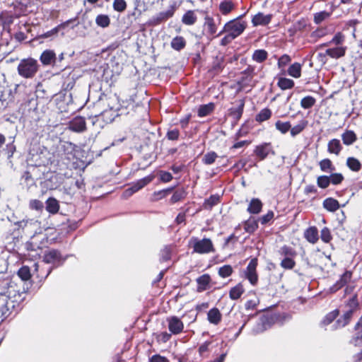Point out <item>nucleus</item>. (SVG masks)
Masks as SVG:
<instances>
[{
  "mask_svg": "<svg viewBox=\"0 0 362 362\" xmlns=\"http://www.w3.org/2000/svg\"><path fill=\"white\" fill-rule=\"evenodd\" d=\"M76 145L70 141H63L57 148V156L61 160H73L76 157Z\"/></svg>",
  "mask_w": 362,
  "mask_h": 362,
  "instance_id": "obj_8",
  "label": "nucleus"
},
{
  "mask_svg": "<svg viewBox=\"0 0 362 362\" xmlns=\"http://www.w3.org/2000/svg\"><path fill=\"white\" fill-rule=\"evenodd\" d=\"M187 194L188 193L185 187L178 188L173 192L172 197H170L169 201L170 204H174L185 200L187 196Z\"/></svg>",
  "mask_w": 362,
  "mask_h": 362,
  "instance_id": "obj_32",
  "label": "nucleus"
},
{
  "mask_svg": "<svg viewBox=\"0 0 362 362\" xmlns=\"http://www.w3.org/2000/svg\"><path fill=\"white\" fill-rule=\"evenodd\" d=\"M271 21L270 15H264L262 13L256 14L252 20V23L255 26L267 25Z\"/></svg>",
  "mask_w": 362,
  "mask_h": 362,
  "instance_id": "obj_40",
  "label": "nucleus"
},
{
  "mask_svg": "<svg viewBox=\"0 0 362 362\" xmlns=\"http://www.w3.org/2000/svg\"><path fill=\"white\" fill-rule=\"evenodd\" d=\"M354 313L351 311L346 310L335 322L336 328L344 327L347 325L352 317Z\"/></svg>",
  "mask_w": 362,
  "mask_h": 362,
  "instance_id": "obj_42",
  "label": "nucleus"
},
{
  "mask_svg": "<svg viewBox=\"0 0 362 362\" xmlns=\"http://www.w3.org/2000/svg\"><path fill=\"white\" fill-rule=\"evenodd\" d=\"M102 103H103V105L106 107L107 109L119 112V102H120V97L119 94L117 95H105L104 98L101 99Z\"/></svg>",
  "mask_w": 362,
  "mask_h": 362,
  "instance_id": "obj_20",
  "label": "nucleus"
},
{
  "mask_svg": "<svg viewBox=\"0 0 362 362\" xmlns=\"http://www.w3.org/2000/svg\"><path fill=\"white\" fill-rule=\"evenodd\" d=\"M66 257H63L61 252L56 249L46 251L43 255V262L46 264H52L55 267L63 264Z\"/></svg>",
  "mask_w": 362,
  "mask_h": 362,
  "instance_id": "obj_11",
  "label": "nucleus"
},
{
  "mask_svg": "<svg viewBox=\"0 0 362 362\" xmlns=\"http://www.w3.org/2000/svg\"><path fill=\"white\" fill-rule=\"evenodd\" d=\"M258 259L257 257L252 258L248 263L245 270V277L252 286H256L259 281V276L257 272Z\"/></svg>",
  "mask_w": 362,
  "mask_h": 362,
  "instance_id": "obj_13",
  "label": "nucleus"
},
{
  "mask_svg": "<svg viewBox=\"0 0 362 362\" xmlns=\"http://www.w3.org/2000/svg\"><path fill=\"white\" fill-rule=\"evenodd\" d=\"M191 242L192 243L193 252L195 253L209 254L216 251L212 240L209 238H203L202 239L192 238Z\"/></svg>",
  "mask_w": 362,
  "mask_h": 362,
  "instance_id": "obj_7",
  "label": "nucleus"
},
{
  "mask_svg": "<svg viewBox=\"0 0 362 362\" xmlns=\"http://www.w3.org/2000/svg\"><path fill=\"white\" fill-rule=\"evenodd\" d=\"M170 45L175 50L180 51L185 47L186 41L183 37L177 36L172 40Z\"/></svg>",
  "mask_w": 362,
  "mask_h": 362,
  "instance_id": "obj_52",
  "label": "nucleus"
},
{
  "mask_svg": "<svg viewBox=\"0 0 362 362\" xmlns=\"http://www.w3.org/2000/svg\"><path fill=\"white\" fill-rule=\"evenodd\" d=\"M68 129L76 133L84 132L87 129L85 118L81 116H76L69 122Z\"/></svg>",
  "mask_w": 362,
  "mask_h": 362,
  "instance_id": "obj_18",
  "label": "nucleus"
},
{
  "mask_svg": "<svg viewBox=\"0 0 362 362\" xmlns=\"http://www.w3.org/2000/svg\"><path fill=\"white\" fill-rule=\"evenodd\" d=\"M254 69H245L240 73V76L236 79V83L238 86V91H241L247 87L254 86L252 78L254 76Z\"/></svg>",
  "mask_w": 362,
  "mask_h": 362,
  "instance_id": "obj_12",
  "label": "nucleus"
},
{
  "mask_svg": "<svg viewBox=\"0 0 362 362\" xmlns=\"http://www.w3.org/2000/svg\"><path fill=\"white\" fill-rule=\"evenodd\" d=\"M207 320L211 324L218 325L222 320V315L217 308L210 309L207 313Z\"/></svg>",
  "mask_w": 362,
  "mask_h": 362,
  "instance_id": "obj_33",
  "label": "nucleus"
},
{
  "mask_svg": "<svg viewBox=\"0 0 362 362\" xmlns=\"http://www.w3.org/2000/svg\"><path fill=\"white\" fill-rule=\"evenodd\" d=\"M258 221L255 217L250 216L243 222L244 230L246 233L253 234L258 229Z\"/></svg>",
  "mask_w": 362,
  "mask_h": 362,
  "instance_id": "obj_34",
  "label": "nucleus"
},
{
  "mask_svg": "<svg viewBox=\"0 0 362 362\" xmlns=\"http://www.w3.org/2000/svg\"><path fill=\"white\" fill-rule=\"evenodd\" d=\"M326 53L332 57L338 58L344 56L345 53V49L342 47L328 49L326 50Z\"/></svg>",
  "mask_w": 362,
  "mask_h": 362,
  "instance_id": "obj_62",
  "label": "nucleus"
},
{
  "mask_svg": "<svg viewBox=\"0 0 362 362\" xmlns=\"http://www.w3.org/2000/svg\"><path fill=\"white\" fill-rule=\"evenodd\" d=\"M197 292H203L209 288L211 281V276L209 274H204L196 279Z\"/></svg>",
  "mask_w": 362,
  "mask_h": 362,
  "instance_id": "obj_27",
  "label": "nucleus"
},
{
  "mask_svg": "<svg viewBox=\"0 0 362 362\" xmlns=\"http://www.w3.org/2000/svg\"><path fill=\"white\" fill-rule=\"evenodd\" d=\"M15 308V301L9 296L3 294L0 300V317L4 321L8 317Z\"/></svg>",
  "mask_w": 362,
  "mask_h": 362,
  "instance_id": "obj_10",
  "label": "nucleus"
},
{
  "mask_svg": "<svg viewBox=\"0 0 362 362\" xmlns=\"http://www.w3.org/2000/svg\"><path fill=\"white\" fill-rule=\"evenodd\" d=\"M168 329L171 334L177 335L183 332L184 324L177 316H171L167 318Z\"/></svg>",
  "mask_w": 362,
  "mask_h": 362,
  "instance_id": "obj_19",
  "label": "nucleus"
},
{
  "mask_svg": "<svg viewBox=\"0 0 362 362\" xmlns=\"http://www.w3.org/2000/svg\"><path fill=\"white\" fill-rule=\"evenodd\" d=\"M352 274L353 272L351 271L346 270L342 275H341L339 279L330 287V292L336 293L345 286L351 281Z\"/></svg>",
  "mask_w": 362,
  "mask_h": 362,
  "instance_id": "obj_23",
  "label": "nucleus"
},
{
  "mask_svg": "<svg viewBox=\"0 0 362 362\" xmlns=\"http://www.w3.org/2000/svg\"><path fill=\"white\" fill-rule=\"evenodd\" d=\"M352 274L353 272L351 271L346 270L342 275H341L339 279L330 287V292L336 293L345 286L351 281Z\"/></svg>",
  "mask_w": 362,
  "mask_h": 362,
  "instance_id": "obj_24",
  "label": "nucleus"
},
{
  "mask_svg": "<svg viewBox=\"0 0 362 362\" xmlns=\"http://www.w3.org/2000/svg\"><path fill=\"white\" fill-rule=\"evenodd\" d=\"M321 240L325 243H330L333 239L331 230L327 227H324L320 231Z\"/></svg>",
  "mask_w": 362,
  "mask_h": 362,
  "instance_id": "obj_61",
  "label": "nucleus"
},
{
  "mask_svg": "<svg viewBox=\"0 0 362 362\" xmlns=\"http://www.w3.org/2000/svg\"><path fill=\"white\" fill-rule=\"evenodd\" d=\"M128 92L129 91H127L126 89H122L119 91L120 107L118 112L119 116L128 115H134L142 111L145 112L146 110L143 105L136 102L134 100L136 92Z\"/></svg>",
  "mask_w": 362,
  "mask_h": 362,
  "instance_id": "obj_3",
  "label": "nucleus"
},
{
  "mask_svg": "<svg viewBox=\"0 0 362 362\" xmlns=\"http://www.w3.org/2000/svg\"><path fill=\"white\" fill-rule=\"evenodd\" d=\"M276 129L282 134H286L291 129V122L289 121L283 122L277 120L275 123Z\"/></svg>",
  "mask_w": 362,
  "mask_h": 362,
  "instance_id": "obj_58",
  "label": "nucleus"
},
{
  "mask_svg": "<svg viewBox=\"0 0 362 362\" xmlns=\"http://www.w3.org/2000/svg\"><path fill=\"white\" fill-rule=\"evenodd\" d=\"M204 26L207 28L208 33L210 35H214L216 33L217 28L212 17L206 16L204 18Z\"/></svg>",
  "mask_w": 362,
  "mask_h": 362,
  "instance_id": "obj_56",
  "label": "nucleus"
},
{
  "mask_svg": "<svg viewBox=\"0 0 362 362\" xmlns=\"http://www.w3.org/2000/svg\"><path fill=\"white\" fill-rule=\"evenodd\" d=\"M323 207L330 212H334L340 208L338 200L332 197L326 198L322 203Z\"/></svg>",
  "mask_w": 362,
  "mask_h": 362,
  "instance_id": "obj_38",
  "label": "nucleus"
},
{
  "mask_svg": "<svg viewBox=\"0 0 362 362\" xmlns=\"http://www.w3.org/2000/svg\"><path fill=\"white\" fill-rule=\"evenodd\" d=\"M272 153L274 155V151L272 149V146L270 142H265L262 144L257 145L254 149V154L259 158V160H263Z\"/></svg>",
  "mask_w": 362,
  "mask_h": 362,
  "instance_id": "obj_17",
  "label": "nucleus"
},
{
  "mask_svg": "<svg viewBox=\"0 0 362 362\" xmlns=\"http://www.w3.org/2000/svg\"><path fill=\"white\" fill-rule=\"evenodd\" d=\"M343 147L341 141L338 139H332L328 141L327 152L330 154L339 156Z\"/></svg>",
  "mask_w": 362,
  "mask_h": 362,
  "instance_id": "obj_29",
  "label": "nucleus"
},
{
  "mask_svg": "<svg viewBox=\"0 0 362 362\" xmlns=\"http://www.w3.org/2000/svg\"><path fill=\"white\" fill-rule=\"evenodd\" d=\"M221 201V197L218 194H212L208 199H205L204 206L205 209H211L213 206L217 205Z\"/></svg>",
  "mask_w": 362,
  "mask_h": 362,
  "instance_id": "obj_54",
  "label": "nucleus"
},
{
  "mask_svg": "<svg viewBox=\"0 0 362 362\" xmlns=\"http://www.w3.org/2000/svg\"><path fill=\"white\" fill-rule=\"evenodd\" d=\"M235 107H231L228 110V117L231 118L233 122L237 124L241 119L245 104L244 98L239 99L235 101Z\"/></svg>",
  "mask_w": 362,
  "mask_h": 362,
  "instance_id": "obj_15",
  "label": "nucleus"
},
{
  "mask_svg": "<svg viewBox=\"0 0 362 362\" xmlns=\"http://www.w3.org/2000/svg\"><path fill=\"white\" fill-rule=\"evenodd\" d=\"M235 8V4L231 0H223L218 6L219 11L223 15L230 13Z\"/></svg>",
  "mask_w": 362,
  "mask_h": 362,
  "instance_id": "obj_45",
  "label": "nucleus"
},
{
  "mask_svg": "<svg viewBox=\"0 0 362 362\" xmlns=\"http://www.w3.org/2000/svg\"><path fill=\"white\" fill-rule=\"evenodd\" d=\"M79 77L76 75L74 70L70 71L68 75L64 78L62 86L65 90H71L75 85L76 80Z\"/></svg>",
  "mask_w": 362,
  "mask_h": 362,
  "instance_id": "obj_36",
  "label": "nucleus"
},
{
  "mask_svg": "<svg viewBox=\"0 0 362 362\" xmlns=\"http://www.w3.org/2000/svg\"><path fill=\"white\" fill-rule=\"evenodd\" d=\"M278 86L281 90L290 89L294 86V81L290 78L281 77L279 78Z\"/></svg>",
  "mask_w": 362,
  "mask_h": 362,
  "instance_id": "obj_59",
  "label": "nucleus"
},
{
  "mask_svg": "<svg viewBox=\"0 0 362 362\" xmlns=\"http://www.w3.org/2000/svg\"><path fill=\"white\" fill-rule=\"evenodd\" d=\"M216 105L214 103H209L208 104L201 105L197 109V116L204 117L210 115L215 110Z\"/></svg>",
  "mask_w": 362,
  "mask_h": 362,
  "instance_id": "obj_31",
  "label": "nucleus"
},
{
  "mask_svg": "<svg viewBox=\"0 0 362 362\" xmlns=\"http://www.w3.org/2000/svg\"><path fill=\"white\" fill-rule=\"evenodd\" d=\"M174 14V9L170 8L168 11L159 13L156 16L152 19V22L154 25L159 24L162 21H166L169 18L172 17Z\"/></svg>",
  "mask_w": 362,
  "mask_h": 362,
  "instance_id": "obj_43",
  "label": "nucleus"
},
{
  "mask_svg": "<svg viewBox=\"0 0 362 362\" xmlns=\"http://www.w3.org/2000/svg\"><path fill=\"white\" fill-rule=\"evenodd\" d=\"M233 272L234 269L230 264H224L218 269V275L222 279L230 276Z\"/></svg>",
  "mask_w": 362,
  "mask_h": 362,
  "instance_id": "obj_50",
  "label": "nucleus"
},
{
  "mask_svg": "<svg viewBox=\"0 0 362 362\" xmlns=\"http://www.w3.org/2000/svg\"><path fill=\"white\" fill-rule=\"evenodd\" d=\"M352 274L353 272L351 271L346 270L342 275H341L339 279L330 287V292L336 293L345 286L351 281Z\"/></svg>",
  "mask_w": 362,
  "mask_h": 362,
  "instance_id": "obj_22",
  "label": "nucleus"
},
{
  "mask_svg": "<svg viewBox=\"0 0 362 362\" xmlns=\"http://www.w3.org/2000/svg\"><path fill=\"white\" fill-rule=\"evenodd\" d=\"M345 307L348 308L347 310L351 311L354 313L357 310L359 309L360 305L358 298V294H354L349 299L345 302Z\"/></svg>",
  "mask_w": 362,
  "mask_h": 362,
  "instance_id": "obj_41",
  "label": "nucleus"
},
{
  "mask_svg": "<svg viewBox=\"0 0 362 362\" xmlns=\"http://www.w3.org/2000/svg\"><path fill=\"white\" fill-rule=\"evenodd\" d=\"M279 255L283 257L280 266L285 270H292L296 265L295 258L298 255L296 249L290 245H284L278 250Z\"/></svg>",
  "mask_w": 362,
  "mask_h": 362,
  "instance_id": "obj_4",
  "label": "nucleus"
},
{
  "mask_svg": "<svg viewBox=\"0 0 362 362\" xmlns=\"http://www.w3.org/2000/svg\"><path fill=\"white\" fill-rule=\"evenodd\" d=\"M30 101L26 88L16 85L13 88L10 87L0 90V110L7 107H18L19 110Z\"/></svg>",
  "mask_w": 362,
  "mask_h": 362,
  "instance_id": "obj_1",
  "label": "nucleus"
},
{
  "mask_svg": "<svg viewBox=\"0 0 362 362\" xmlns=\"http://www.w3.org/2000/svg\"><path fill=\"white\" fill-rule=\"evenodd\" d=\"M272 115V112L269 108H268V107L263 108L262 110H261L259 111V112L258 114L256 115L255 121L259 123H262L263 122H265V121L271 118Z\"/></svg>",
  "mask_w": 362,
  "mask_h": 362,
  "instance_id": "obj_49",
  "label": "nucleus"
},
{
  "mask_svg": "<svg viewBox=\"0 0 362 362\" xmlns=\"http://www.w3.org/2000/svg\"><path fill=\"white\" fill-rule=\"evenodd\" d=\"M17 275L23 281H29L32 276H35V273H31L28 266L21 267L17 272Z\"/></svg>",
  "mask_w": 362,
  "mask_h": 362,
  "instance_id": "obj_47",
  "label": "nucleus"
},
{
  "mask_svg": "<svg viewBox=\"0 0 362 362\" xmlns=\"http://www.w3.org/2000/svg\"><path fill=\"white\" fill-rule=\"evenodd\" d=\"M34 267V277L37 279V283L38 284H42L52 271V267L44 268L40 267L38 263H35Z\"/></svg>",
  "mask_w": 362,
  "mask_h": 362,
  "instance_id": "obj_25",
  "label": "nucleus"
},
{
  "mask_svg": "<svg viewBox=\"0 0 362 362\" xmlns=\"http://www.w3.org/2000/svg\"><path fill=\"white\" fill-rule=\"evenodd\" d=\"M246 23L244 22H239L231 21L228 22L223 27V31L218 34L221 35L223 32L228 33L234 39L239 36L245 29Z\"/></svg>",
  "mask_w": 362,
  "mask_h": 362,
  "instance_id": "obj_14",
  "label": "nucleus"
},
{
  "mask_svg": "<svg viewBox=\"0 0 362 362\" xmlns=\"http://www.w3.org/2000/svg\"><path fill=\"white\" fill-rule=\"evenodd\" d=\"M355 334L351 338L350 343L356 347L362 346V315L354 326ZM354 362L362 361V350L354 356Z\"/></svg>",
  "mask_w": 362,
  "mask_h": 362,
  "instance_id": "obj_9",
  "label": "nucleus"
},
{
  "mask_svg": "<svg viewBox=\"0 0 362 362\" xmlns=\"http://www.w3.org/2000/svg\"><path fill=\"white\" fill-rule=\"evenodd\" d=\"M59 204L58 201L53 197H49L46 201V210L52 214H55L59 211Z\"/></svg>",
  "mask_w": 362,
  "mask_h": 362,
  "instance_id": "obj_48",
  "label": "nucleus"
},
{
  "mask_svg": "<svg viewBox=\"0 0 362 362\" xmlns=\"http://www.w3.org/2000/svg\"><path fill=\"white\" fill-rule=\"evenodd\" d=\"M119 116L118 112L105 108L100 114L89 117V119H91L93 127L97 129H103L106 124L112 123Z\"/></svg>",
  "mask_w": 362,
  "mask_h": 362,
  "instance_id": "obj_5",
  "label": "nucleus"
},
{
  "mask_svg": "<svg viewBox=\"0 0 362 362\" xmlns=\"http://www.w3.org/2000/svg\"><path fill=\"white\" fill-rule=\"evenodd\" d=\"M37 221L34 218L23 219L13 223V230H17L18 233L20 234L25 230H29L32 229L33 227L37 226Z\"/></svg>",
  "mask_w": 362,
  "mask_h": 362,
  "instance_id": "obj_21",
  "label": "nucleus"
},
{
  "mask_svg": "<svg viewBox=\"0 0 362 362\" xmlns=\"http://www.w3.org/2000/svg\"><path fill=\"white\" fill-rule=\"evenodd\" d=\"M308 122L305 119H301L298 122V123L293 126V127L291 126L290 134L292 137H295L297 135L300 134L308 126Z\"/></svg>",
  "mask_w": 362,
  "mask_h": 362,
  "instance_id": "obj_44",
  "label": "nucleus"
},
{
  "mask_svg": "<svg viewBox=\"0 0 362 362\" xmlns=\"http://www.w3.org/2000/svg\"><path fill=\"white\" fill-rule=\"evenodd\" d=\"M244 293V286L242 282H240L235 286L230 288L229 291V298L233 300H238Z\"/></svg>",
  "mask_w": 362,
  "mask_h": 362,
  "instance_id": "obj_35",
  "label": "nucleus"
},
{
  "mask_svg": "<svg viewBox=\"0 0 362 362\" xmlns=\"http://www.w3.org/2000/svg\"><path fill=\"white\" fill-rule=\"evenodd\" d=\"M315 103L316 99L311 95H307L303 98L300 100V106L305 110L313 107Z\"/></svg>",
  "mask_w": 362,
  "mask_h": 362,
  "instance_id": "obj_57",
  "label": "nucleus"
},
{
  "mask_svg": "<svg viewBox=\"0 0 362 362\" xmlns=\"http://www.w3.org/2000/svg\"><path fill=\"white\" fill-rule=\"evenodd\" d=\"M40 59L43 66H55L57 56L53 50L46 49L40 55Z\"/></svg>",
  "mask_w": 362,
  "mask_h": 362,
  "instance_id": "obj_26",
  "label": "nucleus"
},
{
  "mask_svg": "<svg viewBox=\"0 0 362 362\" xmlns=\"http://www.w3.org/2000/svg\"><path fill=\"white\" fill-rule=\"evenodd\" d=\"M154 178L155 175L150 174L140 180H138L132 183V186L126 190V192L129 195H132L148 185L154 180Z\"/></svg>",
  "mask_w": 362,
  "mask_h": 362,
  "instance_id": "obj_16",
  "label": "nucleus"
},
{
  "mask_svg": "<svg viewBox=\"0 0 362 362\" xmlns=\"http://www.w3.org/2000/svg\"><path fill=\"white\" fill-rule=\"evenodd\" d=\"M212 344V341H206L203 344H202L198 349V353L200 356L202 357H207L208 355H206V354H208L210 351V346Z\"/></svg>",
  "mask_w": 362,
  "mask_h": 362,
  "instance_id": "obj_64",
  "label": "nucleus"
},
{
  "mask_svg": "<svg viewBox=\"0 0 362 362\" xmlns=\"http://www.w3.org/2000/svg\"><path fill=\"white\" fill-rule=\"evenodd\" d=\"M197 19V18L194 11L190 10L184 14L182 18V22L185 25H192L196 23Z\"/></svg>",
  "mask_w": 362,
  "mask_h": 362,
  "instance_id": "obj_53",
  "label": "nucleus"
},
{
  "mask_svg": "<svg viewBox=\"0 0 362 362\" xmlns=\"http://www.w3.org/2000/svg\"><path fill=\"white\" fill-rule=\"evenodd\" d=\"M174 187H168L166 189L155 191L151 196L152 202L160 201L168 197L174 189Z\"/></svg>",
  "mask_w": 362,
  "mask_h": 362,
  "instance_id": "obj_39",
  "label": "nucleus"
},
{
  "mask_svg": "<svg viewBox=\"0 0 362 362\" xmlns=\"http://www.w3.org/2000/svg\"><path fill=\"white\" fill-rule=\"evenodd\" d=\"M347 167L354 172H358L361 170L362 165L361 162L354 157H349L346 159Z\"/></svg>",
  "mask_w": 362,
  "mask_h": 362,
  "instance_id": "obj_51",
  "label": "nucleus"
},
{
  "mask_svg": "<svg viewBox=\"0 0 362 362\" xmlns=\"http://www.w3.org/2000/svg\"><path fill=\"white\" fill-rule=\"evenodd\" d=\"M95 23L101 28H107L110 23V19L107 15L100 14L97 16Z\"/></svg>",
  "mask_w": 362,
  "mask_h": 362,
  "instance_id": "obj_60",
  "label": "nucleus"
},
{
  "mask_svg": "<svg viewBox=\"0 0 362 362\" xmlns=\"http://www.w3.org/2000/svg\"><path fill=\"white\" fill-rule=\"evenodd\" d=\"M263 207L262 201L258 198H252L247 206V211L250 214H259Z\"/></svg>",
  "mask_w": 362,
  "mask_h": 362,
  "instance_id": "obj_30",
  "label": "nucleus"
},
{
  "mask_svg": "<svg viewBox=\"0 0 362 362\" xmlns=\"http://www.w3.org/2000/svg\"><path fill=\"white\" fill-rule=\"evenodd\" d=\"M304 238L310 243L315 244L319 240V233L317 227H308L304 232Z\"/></svg>",
  "mask_w": 362,
  "mask_h": 362,
  "instance_id": "obj_28",
  "label": "nucleus"
},
{
  "mask_svg": "<svg viewBox=\"0 0 362 362\" xmlns=\"http://www.w3.org/2000/svg\"><path fill=\"white\" fill-rule=\"evenodd\" d=\"M217 158L218 155L215 151H209L203 156L202 163L208 165H211L215 162Z\"/></svg>",
  "mask_w": 362,
  "mask_h": 362,
  "instance_id": "obj_63",
  "label": "nucleus"
},
{
  "mask_svg": "<svg viewBox=\"0 0 362 362\" xmlns=\"http://www.w3.org/2000/svg\"><path fill=\"white\" fill-rule=\"evenodd\" d=\"M94 76L100 78L101 83L109 86H113L119 78L121 71L119 69H92Z\"/></svg>",
  "mask_w": 362,
  "mask_h": 362,
  "instance_id": "obj_6",
  "label": "nucleus"
},
{
  "mask_svg": "<svg viewBox=\"0 0 362 362\" xmlns=\"http://www.w3.org/2000/svg\"><path fill=\"white\" fill-rule=\"evenodd\" d=\"M343 144L346 146H351L355 143L357 139V135L353 130H345L341 134Z\"/></svg>",
  "mask_w": 362,
  "mask_h": 362,
  "instance_id": "obj_37",
  "label": "nucleus"
},
{
  "mask_svg": "<svg viewBox=\"0 0 362 362\" xmlns=\"http://www.w3.org/2000/svg\"><path fill=\"white\" fill-rule=\"evenodd\" d=\"M159 76L156 69H132L126 76L122 89L129 92H136L139 87L153 81V76Z\"/></svg>",
  "mask_w": 362,
  "mask_h": 362,
  "instance_id": "obj_2",
  "label": "nucleus"
},
{
  "mask_svg": "<svg viewBox=\"0 0 362 362\" xmlns=\"http://www.w3.org/2000/svg\"><path fill=\"white\" fill-rule=\"evenodd\" d=\"M320 170L323 172H333L335 167L329 158H324L319 163Z\"/></svg>",
  "mask_w": 362,
  "mask_h": 362,
  "instance_id": "obj_55",
  "label": "nucleus"
},
{
  "mask_svg": "<svg viewBox=\"0 0 362 362\" xmlns=\"http://www.w3.org/2000/svg\"><path fill=\"white\" fill-rule=\"evenodd\" d=\"M339 315V310L335 309L328 313L321 320L320 325L323 327L327 326L333 322Z\"/></svg>",
  "mask_w": 362,
  "mask_h": 362,
  "instance_id": "obj_46",
  "label": "nucleus"
}]
</instances>
